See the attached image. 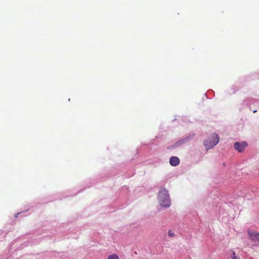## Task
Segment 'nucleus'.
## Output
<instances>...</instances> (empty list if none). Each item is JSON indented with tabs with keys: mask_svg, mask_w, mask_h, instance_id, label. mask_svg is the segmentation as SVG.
Returning a JSON list of instances; mask_svg holds the SVG:
<instances>
[{
	"mask_svg": "<svg viewBox=\"0 0 259 259\" xmlns=\"http://www.w3.org/2000/svg\"><path fill=\"white\" fill-rule=\"evenodd\" d=\"M158 200L160 205L168 207L170 205L169 195L168 191L165 189H162L158 194Z\"/></svg>",
	"mask_w": 259,
	"mask_h": 259,
	"instance_id": "obj_1",
	"label": "nucleus"
},
{
	"mask_svg": "<svg viewBox=\"0 0 259 259\" xmlns=\"http://www.w3.org/2000/svg\"><path fill=\"white\" fill-rule=\"evenodd\" d=\"M219 142V138L218 135L215 134H213L209 137L208 139L204 142V145L205 147L206 150L212 148L215 146Z\"/></svg>",
	"mask_w": 259,
	"mask_h": 259,
	"instance_id": "obj_2",
	"label": "nucleus"
},
{
	"mask_svg": "<svg viewBox=\"0 0 259 259\" xmlns=\"http://www.w3.org/2000/svg\"><path fill=\"white\" fill-rule=\"evenodd\" d=\"M247 145L246 142H236L234 144V148L239 152H242Z\"/></svg>",
	"mask_w": 259,
	"mask_h": 259,
	"instance_id": "obj_3",
	"label": "nucleus"
},
{
	"mask_svg": "<svg viewBox=\"0 0 259 259\" xmlns=\"http://www.w3.org/2000/svg\"><path fill=\"white\" fill-rule=\"evenodd\" d=\"M248 234L252 241L259 242V233L258 232L248 231Z\"/></svg>",
	"mask_w": 259,
	"mask_h": 259,
	"instance_id": "obj_4",
	"label": "nucleus"
},
{
	"mask_svg": "<svg viewBox=\"0 0 259 259\" xmlns=\"http://www.w3.org/2000/svg\"><path fill=\"white\" fill-rule=\"evenodd\" d=\"M169 163L172 166H177L180 163V159L176 156H172L169 159Z\"/></svg>",
	"mask_w": 259,
	"mask_h": 259,
	"instance_id": "obj_5",
	"label": "nucleus"
},
{
	"mask_svg": "<svg viewBox=\"0 0 259 259\" xmlns=\"http://www.w3.org/2000/svg\"><path fill=\"white\" fill-rule=\"evenodd\" d=\"M108 259H119V257L117 254H113L109 255Z\"/></svg>",
	"mask_w": 259,
	"mask_h": 259,
	"instance_id": "obj_6",
	"label": "nucleus"
},
{
	"mask_svg": "<svg viewBox=\"0 0 259 259\" xmlns=\"http://www.w3.org/2000/svg\"><path fill=\"white\" fill-rule=\"evenodd\" d=\"M167 234L170 237H174L175 236V233L171 230H169Z\"/></svg>",
	"mask_w": 259,
	"mask_h": 259,
	"instance_id": "obj_7",
	"label": "nucleus"
},
{
	"mask_svg": "<svg viewBox=\"0 0 259 259\" xmlns=\"http://www.w3.org/2000/svg\"><path fill=\"white\" fill-rule=\"evenodd\" d=\"M232 257L233 258V259H238L235 255V252L234 251H233Z\"/></svg>",
	"mask_w": 259,
	"mask_h": 259,
	"instance_id": "obj_8",
	"label": "nucleus"
},
{
	"mask_svg": "<svg viewBox=\"0 0 259 259\" xmlns=\"http://www.w3.org/2000/svg\"><path fill=\"white\" fill-rule=\"evenodd\" d=\"M180 145V143L179 142H177L176 143V146H177V145Z\"/></svg>",
	"mask_w": 259,
	"mask_h": 259,
	"instance_id": "obj_9",
	"label": "nucleus"
}]
</instances>
